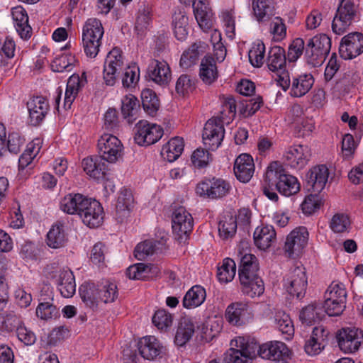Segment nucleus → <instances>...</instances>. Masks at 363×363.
Wrapping results in <instances>:
<instances>
[{"instance_id": "nucleus-51", "label": "nucleus", "mask_w": 363, "mask_h": 363, "mask_svg": "<svg viewBox=\"0 0 363 363\" xmlns=\"http://www.w3.org/2000/svg\"><path fill=\"white\" fill-rule=\"evenodd\" d=\"M98 294L100 301L104 303L114 302L118 296V291L116 284L109 281H104L97 284Z\"/></svg>"}, {"instance_id": "nucleus-42", "label": "nucleus", "mask_w": 363, "mask_h": 363, "mask_svg": "<svg viewBox=\"0 0 363 363\" xmlns=\"http://www.w3.org/2000/svg\"><path fill=\"white\" fill-rule=\"evenodd\" d=\"M286 59L285 50L280 46H274L268 52L267 67L272 72L280 71L286 67Z\"/></svg>"}, {"instance_id": "nucleus-61", "label": "nucleus", "mask_w": 363, "mask_h": 363, "mask_svg": "<svg viewBox=\"0 0 363 363\" xmlns=\"http://www.w3.org/2000/svg\"><path fill=\"white\" fill-rule=\"evenodd\" d=\"M152 323L159 330H167L170 328L173 322L172 315L164 309L155 311L152 318Z\"/></svg>"}, {"instance_id": "nucleus-53", "label": "nucleus", "mask_w": 363, "mask_h": 363, "mask_svg": "<svg viewBox=\"0 0 363 363\" xmlns=\"http://www.w3.org/2000/svg\"><path fill=\"white\" fill-rule=\"evenodd\" d=\"M40 144V140L35 138L27 145L26 149L18 160L19 169H23L31 163L41 148Z\"/></svg>"}, {"instance_id": "nucleus-27", "label": "nucleus", "mask_w": 363, "mask_h": 363, "mask_svg": "<svg viewBox=\"0 0 363 363\" xmlns=\"http://www.w3.org/2000/svg\"><path fill=\"white\" fill-rule=\"evenodd\" d=\"M89 198L81 194H69L60 201V209L67 214L80 217Z\"/></svg>"}, {"instance_id": "nucleus-44", "label": "nucleus", "mask_w": 363, "mask_h": 363, "mask_svg": "<svg viewBox=\"0 0 363 363\" xmlns=\"http://www.w3.org/2000/svg\"><path fill=\"white\" fill-rule=\"evenodd\" d=\"M152 6L149 3L140 2L135 25V29L138 34H143L147 29L152 21Z\"/></svg>"}, {"instance_id": "nucleus-59", "label": "nucleus", "mask_w": 363, "mask_h": 363, "mask_svg": "<svg viewBox=\"0 0 363 363\" xmlns=\"http://www.w3.org/2000/svg\"><path fill=\"white\" fill-rule=\"evenodd\" d=\"M263 105V99L260 96L240 101L239 111L241 115L249 117L254 115Z\"/></svg>"}, {"instance_id": "nucleus-11", "label": "nucleus", "mask_w": 363, "mask_h": 363, "mask_svg": "<svg viewBox=\"0 0 363 363\" xmlns=\"http://www.w3.org/2000/svg\"><path fill=\"white\" fill-rule=\"evenodd\" d=\"M337 340L342 352H355L363 345V330L356 327L342 328L337 333Z\"/></svg>"}, {"instance_id": "nucleus-17", "label": "nucleus", "mask_w": 363, "mask_h": 363, "mask_svg": "<svg viewBox=\"0 0 363 363\" xmlns=\"http://www.w3.org/2000/svg\"><path fill=\"white\" fill-rule=\"evenodd\" d=\"M329 171L325 164L311 168L306 175V187L314 194H319L328 182Z\"/></svg>"}, {"instance_id": "nucleus-25", "label": "nucleus", "mask_w": 363, "mask_h": 363, "mask_svg": "<svg viewBox=\"0 0 363 363\" xmlns=\"http://www.w3.org/2000/svg\"><path fill=\"white\" fill-rule=\"evenodd\" d=\"M234 173L236 178L241 182H248L255 172V164L251 155H240L234 163Z\"/></svg>"}, {"instance_id": "nucleus-12", "label": "nucleus", "mask_w": 363, "mask_h": 363, "mask_svg": "<svg viewBox=\"0 0 363 363\" xmlns=\"http://www.w3.org/2000/svg\"><path fill=\"white\" fill-rule=\"evenodd\" d=\"M38 301L35 310L38 318L50 321L60 317L59 308L53 303V292L49 286H45L41 289Z\"/></svg>"}, {"instance_id": "nucleus-52", "label": "nucleus", "mask_w": 363, "mask_h": 363, "mask_svg": "<svg viewBox=\"0 0 363 363\" xmlns=\"http://www.w3.org/2000/svg\"><path fill=\"white\" fill-rule=\"evenodd\" d=\"M237 218L232 215H225L218 223V233L221 238H233L237 231Z\"/></svg>"}, {"instance_id": "nucleus-7", "label": "nucleus", "mask_w": 363, "mask_h": 363, "mask_svg": "<svg viewBox=\"0 0 363 363\" xmlns=\"http://www.w3.org/2000/svg\"><path fill=\"white\" fill-rule=\"evenodd\" d=\"M192 216L184 206L176 208L172 216V227L176 240L179 243H185L193 230Z\"/></svg>"}, {"instance_id": "nucleus-30", "label": "nucleus", "mask_w": 363, "mask_h": 363, "mask_svg": "<svg viewBox=\"0 0 363 363\" xmlns=\"http://www.w3.org/2000/svg\"><path fill=\"white\" fill-rule=\"evenodd\" d=\"M208 49V45L203 41L197 40L183 52L180 58V65L184 69L191 67L198 61L199 57Z\"/></svg>"}, {"instance_id": "nucleus-29", "label": "nucleus", "mask_w": 363, "mask_h": 363, "mask_svg": "<svg viewBox=\"0 0 363 363\" xmlns=\"http://www.w3.org/2000/svg\"><path fill=\"white\" fill-rule=\"evenodd\" d=\"M6 142V130L5 127L0 125V155L2 156L4 153L8 150L12 154H18L20 152L22 146L25 143V139L18 133H10L8 136L6 147L5 146Z\"/></svg>"}, {"instance_id": "nucleus-32", "label": "nucleus", "mask_w": 363, "mask_h": 363, "mask_svg": "<svg viewBox=\"0 0 363 363\" xmlns=\"http://www.w3.org/2000/svg\"><path fill=\"white\" fill-rule=\"evenodd\" d=\"M99 156L84 158L82 160V166L84 172L96 179L104 178L108 171V165Z\"/></svg>"}, {"instance_id": "nucleus-9", "label": "nucleus", "mask_w": 363, "mask_h": 363, "mask_svg": "<svg viewBox=\"0 0 363 363\" xmlns=\"http://www.w3.org/2000/svg\"><path fill=\"white\" fill-rule=\"evenodd\" d=\"M286 291L297 298H303L306 291L308 280L305 268L301 265L291 269L284 279Z\"/></svg>"}, {"instance_id": "nucleus-38", "label": "nucleus", "mask_w": 363, "mask_h": 363, "mask_svg": "<svg viewBox=\"0 0 363 363\" xmlns=\"http://www.w3.org/2000/svg\"><path fill=\"white\" fill-rule=\"evenodd\" d=\"M240 281L242 293L251 298L259 296L264 293V282L259 275L249 278L242 275V279H240Z\"/></svg>"}, {"instance_id": "nucleus-34", "label": "nucleus", "mask_w": 363, "mask_h": 363, "mask_svg": "<svg viewBox=\"0 0 363 363\" xmlns=\"http://www.w3.org/2000/svg\"><path fill=\"white\" fill-rule=\"evenodd\" d=\"M314 78L311 74H301L292 77L290 95L293 97H301L312 88Z\"/></svg>"}, {"instance_id": "nucleus-36", "label": "nucleus", "mask_w": 363, "mask_h": 363, "mask_svg": "<svg viewBox=\"0 0 363 363\" xmlns=\"http://www.w3.org/2000/svg\"><path fill=\"white\" fill-rule=\"evenodd\" d=\"M195 325L189 318H181L174 337V343L179 347L184 346L192 337Z\"/></svg>"}, {"instance_id": "nucleus-5", "label": "nucleus", "mask_w": 363, "mask_h": 363, "mask_svg": "<svg viewBox=\"0 0 363 363\" xmlns=\"http://www.w3.org/2000/svg\"><path fill=\"white\" fill-rule=\"evenodd\" d=\"M231 190L230 183L217 177L204 178L196 186V194L203 198L218 199L226 196Z\"/></svg>"}, {"instance_id": "nucleus-35", "label": "nucleus", "mask_w": 363, "mask_h": 363, "mask_svg": "<svg viewBox=\"0 0 363 363\" xmlns=\"http://www.w3.org/2000/svg\"><path fill=\"white\" fill-rule=\"evenodd\" d=\"M199 77L206 85H211L218 78L216 62L211 56H205L200 65Z\"/></svg>"}, {"instance_id": "nucleus-62", "label": "nucleus", "mask_w": 363, "mask_h": 363, "mask_svg": "<svg viewBox=\"0 0 363 363\" xmlns=\"http://www.w3.org/2000/svg\"><path fill=\"white\" fill-rule=\"evenodd\" d=\"M350 225V218L345 213L335 214L330 222V228L335 233L347 231Z\"/></svg>"}, {"instance_id": "nucleus-37", "label": "nucleus", "mask_w": 363, "mask_h": 363, "mask_svg": "<svg viewBox=\"0 0 363 363\" xmlns=\"http://www.w3.org/2000/svg\"><path fill=\"white\" fill-rule=\"evenodd\" d=\"M184 147V142L182 138H173L162 146L161 156L164 160L172 162L182 155Z\"/></svg>"}, {"instance_id": "nucleus-10", "label": "nucleus", "mask_w": 363, "mask_h": 363, "mask_svg": "<svg viewBox=\"0 0 363 363\" xmlns=\"http://www.w3.org/2000/svg\"><path fill=\"white\" fill-rule=\"evenodd\" d=\"M163 128L155 123L140 121L135 127V142L140 146H148L157 143L163 135Z\"/></svg>"}, {"instance_id": "nucleus-49", "label": "nucleus", "mask_w": 363, "mask_h": 363, "mask_svg": "<svg viewBox=\"0 0 363 363\" xmlns=\"http://www.w3.org/2000/svg\"><path fill=\"white\" fill-rule=\"evenodd\" d=\"M159 268L153 264L138 263L130 266L126 269V276L130 279H145L149 277L150 273L157 274Z\"/></svg>"}, {"instance_id": "nucleus-54", "label": "nucleus", "mask_w": 363, "mask_h": 363, "mask_svg": "<svg viewBox=\"0 0 363 363\" xmlns=\"http://www.w3.org/2000/svg\"><path fill=\"white\" fill-rule=\"evenodd\" d=\"M274 322L278 330L287 335L289 340L294 334V327L293 322L289 314L283 311H278L274 315Z\"/></svg>"}, {"instance_id": "nucleus-3", "label": "nucleus", "mask_w": 363, "mask_h": 363, "mask_svg": "<svg viewBox=\"0 0 363 363\" xmlns=\"http://www.w3.org/2000/svg\"><path fill=\"white\" fill-rule=\"evenodd\" d=\"M230 345L225 352L228 363H251L256 356L257 342L249 337H236L231 340Z\"/></svg>"}, {"instance_id": "nucleus-43", "label": "nucleus", "mask_w": 363, "mask_h": 363, "mask_svg": "<svg viewBox=\"0 0 363 363\" xmlns=\"http://www.w3.org/2000/svg\"><path fill=\"white\" fill-rule=\"evenodd\" d=\"M254 242L260 250H266L271 246L272 242L276 239V232L272 226L257 228L254 232Z\"/></svg>"}, {"instance_id": "nucleus-48", "label": "nucleus", "mask_w": 363, "mask_h": 363, "mask_svg": "<svg viewBox=\"0 0 363 363\" xmlns=\"http://www.w3.org/2000/svg\"><path fill=\"white\" fill-rule=\"evenodd\" d=\"M172 18L174 33L176 38L179 41L185 40L189 34L188 16L184 12L179 11V12L174 13Z\"/></svg>"}, {"instance_id": "nucleus-28", "label": "nucleus", "mask_w": 363, "mask_h": 363, "mask_svg": "<svg viewBox=\"0 0 363 363\" xmlns=\"http://www.w3.org/2000/svg\"><path fill=\"white\" fill-rule=\"evenodd\" d=\"M29 111L30 121L33 125H38L45 118L49 110V104L47 99L38 96L31 99L27 103Z\"/></svg>"}, {"instance_id": "nucleus-33", "label": "nucleus", "mask_w": 363, "mask_h": 363, "mask_svg": "<svg viewBox=\"0 0 363 363\" xmlns=\"http://www.w3.org/2000/svg\"><path fill=\"white\" fill-rule=\"evenodd\" d=\"M194 13L200 28L205 32L211 28V14L208 11L207 0H191Z\"/></svg>"}, {"instance_id": "nucleus-23", "label": "nucleus", "mask_w": 363, "mask_h": 363, "mask_svg": "<svg viewBox=\"0 0 363 363\" xmlns=\"http://www.w3.org/2000/svg\"><path fill=\"white\" fill-rule=\"evenodd\" d=\"M87 84L86 74L83 72L81 76L73 74L68 79L64 98V108L67 110L71 106L79 91Z\"/></svg>"}, {"instance_id": "nucleus-31", "label": "nucleus", "mask_w": 363, "mask_h": 363, "mask_svg": "<svg viewBox=\"0 0 363 363\" xmlns=\"http://www.w3.org/2000/svg\"><path fill=\"white\" fill-rule=\"evenodd\" d=\"M11 15L16 31L22 39L27 40L31 36L32 28L28 24V16L22 6L12 9Z\"/></svg>"}, {"instance_id": "nucleus-19", "label": "nucleus", "mask_w": 363, "mask_h": 363, "mask_svg": "<svg viewBox=\"0 0 363 363\" xmlns=\"http://www.w3.org/2000/svg\"><path fill=\"white\" fill-rule=\"evenodd\" d=\"M122 55L117 50H111L107 55L104 65L103 78L107 86H113L116 82L117 72L123 66Z\"/></svg>"}, {"instance_id": "nucleus-55", "label": "nucleus", "mask_w": 363, "mask_h": 363, "mask_svg": "<svg viewBox=\"0 0 363 363\" xmlns=\"http://www.w3.org/2000/svg\"><path fill=\"white\" fill-rule=\"evenodd\" d=\"M236 100L233 96H227L223 97L222 107L220 111V116L216 118H220L223 123L226 121L229 123L236 116Z\"/></svg>"}, {"instance_id": "nucleus-26", "label": "nucleus", "mask_w": 363, "mask_h": 363, "mask_svg": "<svg viewBox=\"0 0 363 363\" xmlns=\"http://www.w3.org/2000/svg\"><path fill=\"white\" fill-rule=\"evenodd\" d=\"M286 345L282 342L271 341L262 345L257 343V354L262 358L276 362L282 360L286 353Z\"/></svg>"}, {"instance_id": "nucleus-41", "label": "nucleus", "mask_w": 363, "mask_h": 363, "mask_svg": "<svg viewBox=\"0 0 363 363\" xmlns=\"http://www.w3.org/2000/svg\"><path fill=\"white\" fill-rule=\"evenodd\" d=\"M139 111L140 103L135 96L129 94L123 97L121 113L129 124H132L138 118Z\"/></svg>"}, {"instance_id": "nucleus-4", "label": "nucleus", "mask_w": 363, "mask_h": 363, "mask_svg": "<svg viewBox=\"0 0 363 363\" xmlns=\"http://www.w3.org/2000/svg\"><path fill=\"white\" fill-rule=\"evenodd\" d=\"M331 39L325 34L316 35L308 41L305 49V57L308 65L320 66L329 54Z\"/></svg>"}, {"instance_id": "nucleus-6", "label": "nucleus", "mask_w": 363, "mask_h": 363, "mask_svg": "<svg viewBox=\"0 0 363 363\" xmlns=\"http://www.w3.org/2000/svg\"><path fill=\"white\" fill-rule=\"evenodd\" d=\"M98 153L104 161L115 163L123 155V146L121 141L112 134L104 133L98 140Z\"/></svg>"}, {"instance_id": "nucleus-20", "label": "nucleus", "mask_w": 363, "mask_h": 363, "mask_svg": "<svg viewBox=\"0 0 363 363\" xmlns=\"http://www.w3.org/2000/svg\"><path fill=\"white\" fill-rule=\"evenodd\" d=\"M286 164L292 168L302 169L309 161L310 153L307 146L302 145L288 147L284 154Z\"/></svg>"}, {"instance_id": "nucleus-56", "label": "nucleus", "mask_w": 363, "mask_h": 363, "mask_svg": "<svg viewBox=\"0 0 363 363\" xmlns=\"http://www.w3.org/2000/svg\"><path fill=\"white\" fill-rule=\"evenodd\" d=\"M322 308L316 303H311L303 308L299 315L303 323L311 325L321 320Z\"/></svg>"}, {"instance_id": "nucleus-50", "label": "nucleus", "mask_w": 363, "mask_h": 363, "mask_svg": "<svg viewBox=\"0 0 363 363\" xmlns=\"http://www.w3.org/2000/svg\"><path fill=\"white\" fill-rule=\"evenodd\" d=\"M142 106L144 111L151 116H154L160 108V100L155 91L150 89H143L141 92Z\"/></svg>"}, {"instance_id": "nucleus-39", "label": "nucleus", "mask_w": 363, "mask_h": 363, "mask_svg": "<svg viewBox=\"0 0 363 363\" xmlns=\"http://www.w3.org/2000/svg\"><path fill=\"white\" fill-rule=\"evenodd\" d=\"M56 284L61 295L65 298H71L75 294L76 284L72 272L69 269H63Z\"/></svg>"}, {"instance_id": "nucleus-13", "label": "nucleus", "mask_w": 363, "mask_h": 363, "mask_svg": "<svg viewBox=\"0 0 363 363\" xmlns=\"http://www.w3.org/2000/svg\"><path fill=\"white\" fill-rule=\"evenodd\" d=\"M225 318L230 324L235 326H242L253 319L254 313L247 303L237 301L228 306Z\"/></svg>"}, {"instance_id": "nucleus-58", "label": "nucleus", "mask_w": 363, "mask_h": 363, "mask_svg": "<svg viewBox=\"0 0 363 363\" xmlns=\"http://www.w3.org/2000/svg\"><path fill=\"white\" fill-rule=\"evenodd\" d=\"M16 44L14 40L6 37L4 42L0 39V68L8 65V60L14 57Z\"/></svg>"}, {"instance_id": "nucleus-64", "label": "nucleus", "mask_w": 363, "mask_h": 363, "mask_svg": "<svg viewBox=\"0 0 363 363\" xmlns=\"http://www.w3.org/2000/svg\"><path fill=\"white\" fill-rule=\"evenodd\" d=\"M195 89L194 79L188 74H182L176 82L175 89L178 94L185 96Z\"/></svg>"}, {"instance_id": "nucleus-1", "label": "nucleus", "mask_w": 363, "mask_h": 363, "mask_svg": "<svg viewBox=\"0 0 363 363\" xmlns=\"http://www.w3.org/2000/svg\"><path fill=\"white\" fill-rule=\"evenodd\" d=\"M266 181L271 186L275 185V189L282 195L290 196L297 194L301 189L297 178L286 174L281 165L274 162L267 167L266 171Z\"/></svg>"}, {"instance_id": "nucleus-24", "label": "nucleus", "mask_w": 363, "mask_h": 363, "mask_svg": "<svg viewBox=\"0 0 363 363\" xmlns=\"http://www.w3.org/2000/svg\"><path fill=\"white\" fill-rule=\"evenodd\" d=\"M328 332L323 327H315L309 339L306 341V352L311 356L320 353L328 343Z\"/></svg>"}, {"instance_id": "nucleus-46", "label": "nucleus", "mask_w": 363, "mask_h": 363, "mask_svg": "<svg viewBox=\"0 0 363 363\" xmlns=\"http://www.w3.org/2000/svg\"><path fill=\"white\" fill-rule=\"evenodd\" d=\"M79 295L85 305L96 309L98 307L100 298H99L98 287L94 283H84L79 287Z\"/></svg>"}, {"instance_id": "nucleus-47", "label": "nucleus", "mask_w": 363, "mask_h": 363, "mask_svg": "<svg viewBox=\"0 0 363 363\" xmlns=\"http://www.w3.org/2000/svg\"><path fill=\"white\" fill-rule=\"evenodd\" d=\"M252 6L254 16L259 22L267 21L274 14L272 0H253Z\"/></svg>"}, {"instance_id": "nucleus-21", "label": "nucleus", "mask_w": 363, "mask_h": 363, "mask_svg": "<svg viewBox=\"0 0 363 363\" xmlns=\"http://www.w3.org/2000/svg\"><path fill=\"white\" fill-rule=\"evenodd\" d=\"M80 218L89 228L99 227L104 220L103 207L96 199L89 198Z\"/></svg>"}, {"instance_id": "nucleus-45", "label": "nucleus", "mask_w": 363, "mask_h": 363, "mask_svg": "<svg viewBox=\"0 0 363 363\" xmlns=\"http://www.w3.org/2000/svg\"><path fill=\"white\" fill-rule=\"evenodd\" d=\"M67 241L64 225L60 222L52 225L47 234V245L50 247L57 249L64 247Z\"/></svg>"}, {"instance_id": "nucleus-15", "label": "nucleus", "mask_w": 363, "mask_h": 363, "mask_svg": "<svg viewBox=\"0 0 363 363\" xmlns=\"http://www.w3.org/2000/svg\"><path fill=\"white\" fill-rule=\"evenodd\" d=\"M363 53V34L352 32L345 35L339 45V54L344 60H352Z\"/></svg>"}, {"instance_id": "nucleus-16", "label": "nucleus", "mask_w": 363, "mask_h": 363, "mask_svg": "<svg viewBox=\"0 0 363 363\" xmlns=\"http://www.w3.org/2000/svg\"><path fill=\"white\" fill-rule=\"evenodd\" d=\"M308 240V232L306 227L300 226L293 230L286 237L284 251L289 257L299 256Z\"/></svg>"}, {"instance_id": "nucleus-8", "label": "nucleus", "mask_w": 363, "mask_h": 363, "mask_svg": "<svg viewBox=\"0 0 363 363\" xmlns=\"http://www.w3.org/2000/svg\"><path fill=\"white\" fill-rule=\"evenodd\" d=\"M356 9L352 0H341L332 23V30L337 35L343 34L354 21Z\"/></svg>"}, {"instance_id": "nucleus-22", "label": "nucleus", "mask_w": 363, "mask_h": 363, "mask_svg": "<svg viewBox=\"0 0 363 363\" xmlns=\"http://www.w3.org/2000/svg\"><path fill=\"white\" fill-rule=\"evenodd\" d=\"M147 77L161 86L167 85L171 79V71L165 61L152 60L147 67Z\"/></svg>"}, {"instance_id": "nucleus-63", "label": "nucleus", "mask_w": 363, "mask_h": 363, "mask_svg": "<svg viewBox=\"0 0 363 363\" xmlns=\"http://www.w3.org/2000/svg\"><path fill=\"white\" fill-rule=\"evenodd\" d=\"M264 53L265 46L262 42L255 45L248 52L251 65L255 67H260L264 63Z\"/></svg>"}, {"instance_id": "nucleus-18", "label": "nucleus", "mask_w": 363, "mask_h": 363, "mask_svg": "<svg viewBox=\"0 0 363 363\" xmlns=\"http://www.w3.org/2000/svg\"><path fill=\"white\" fill-rule=\"evenodd\" d=\"M138 348L140 354L147 360L162 358L166 352L160 340L151 335L141 338L138 343Z\"/></svg>"}, {"instance_id": "nucleus-57", "label": "nucleus", "mask_w": 363, "mask_h": 363, "mask_svg": "<svg viewBox=\"0 0 363 363\" xmlns=\"http://www.w3.org/2000/svg\"><path fill=\"white\" fill-rule=\"evenodd\" d=\"M236 273V264L230 258L223 259L221 267L218 268L217 277L220 282L227 283L233 280Z\"/></svg>"}, {"instance_id": "nucleus-40", "label": "nucleus", "mask_w": 363, "mask_h": 363, "mask_svg": "<svg viewBox=\"0 0 363 363\" xmlns=\"http://www.w3.org/2000/svg\"><path fill=\"white\" fill-rule=\"evenodd\" d=\"M206 293L200 285L193 286L184 295L182 305L185 308L191 309L201 306L205 301Z\"/></svg>"}, {"instance_id": "nucleus-14", "label": "nucleus", "mask_w": 363, "mask_h": 363, "mask_svg": "<svg viewBox=\"0 0 363 363\" xmlns=\"http://www.w3.org/2000/svg\"><path fill=\"white\" fill-rule=\"evenodd\" d=\"M225 128L220 118H211L205 124L202 138L204 145L211 150H216L224 138Z\"/></svg>"}, {"instance_id": "nucleus-60", "label": "nucleus", "mask_w": 363, "mask_h": 363, "mask_svg": "<svg viewBox=\"0 0 363 363\" xmlns=\"http://www.w3.org/2000/svg\"><path fill=\"white\" fill-rule=\"evenodd\" d=\"M75 62L74 56L72 55H62L56 57L52 62L51 67L56 72H70L73 69Z\"/></svg>"}, {"instance_id": "nucleus-2", "label": "nucleus", "mask_w": 363, "mask_h": 363, "mask_svg": "<svg viewBox=\"0 0 363 363\" xmlns=\"http://www.w3.org/2000/svg\"><path fill=\"white\" fill-rule=\"evenodd\" d=\"M104 28L101 21L96 18H88L84 23L82 33V43L85 55L95 58L101 46Z\"/></svg>"}]
</instances>
